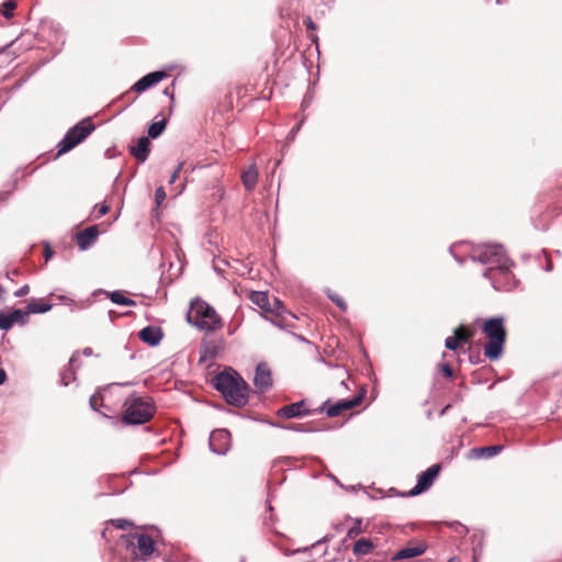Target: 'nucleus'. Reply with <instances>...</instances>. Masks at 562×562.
I'll return each mask as SVG.
<instances>
[{
    "label": "nucleus",
    "mask_w": 562,
    "mask_h": 562,
    "mask_svg": "<svg viewBox=\"0 0 562 562\" xmlns=\"http://www.w3.org/2000/svg\"><path fill=\"white\" fill-rule=\"evenodd\" d=\"M303 24L306 26L307 30L315 31L317 29V25L315 22L311 19V16H306L303 20Z\"/></svg>",
    "instance_id": "obj_36"
},
{
    "label": "nucleus",
    "mask_w": 562,
    "mask_h": 562,
    "mask_svg": "<svg viewBox=\"0 0 562 562\" xmlns=\"http://www.w3.org/2000/svg\"><path fill=\"white\" fill-rule=\"evenodd\" d=\"M149 139L148 137L142 136L138 138L137 144L132 147L131 154L136 160L144 162L149 155Z\"/></svg>",
    "instance_id": "obj_20"
},
{
    "label": "nucleus",
    "mask_w": 562,
    "mask_h": 562,
    "mask_svg": "<svg viewBox=\"0 0 562 562\" xmlns=\"http://www.w3.org/2000/svg\"><path fill=\"white\" fill-rule=\"evenodd\" d=\"M99 217L105 215L110 211V205L106 203H102L100 205H95Z\"/></svg>",
    "instance_id": "obj_35"
},
{
    "label": "nucleus",
    "mask_w": 562,
    "mask_h": 562,
    "mask_svg": "<svg viewBox=\"0 0 562 562\" xmlns=\"http://www.w3.org/2000/svg\"><path fill=\"white\" fill-rule=\"evenodd\" d=\"M440 471V464H434L430 468H428L418 476L417 484L409 492L403 494V496H416L427 491L434 484Z\"/></svg>",
    "instance_id": "obj_10"
},
{
    "label": "nucleus",
    "mask_w": 562,
    "mask_h": 562,
    "mask_svg": "<svg viewBox=\"0 0 562 562\" xmlns=\"http://www.w3.org/2000/svg\"><path fill=\"white\" fill-rule=\"evenodd\" d=\"M374 547L375 544L372 540L361 538L355 542L352 552L355 555H367L373 551Z\"/></svg>",
    "instance_id": "obj_22"
},
{
    "label": "nucleus",
    "mask_w": 562,
    "mask_h": 562,
    "mask_svg": "<svg viewBox=\"0 0 562 562\" xmlns=\"http://www.w3.org/2000/svg\"><path fill=\"white\" fill-rule=\"evenodd\" d=\"M258 176L259 173L256 165L248 166V168L241 172V182L247 191H252L256 188Z\"/></svg>",
    "instance_id": "obj_19"
},
{
    "label": "nucleus",
    "mask_w": 562,
    "mask_h": 562,
    "mask_svg": "<svg viewBox=\"0 0 562 562\" xmlns=\"http://www.w3.org/2000/svg\"><path fill=\"white\" fill-rule=\"evenodd\" d=\"M310 413L311 411L305 408V401H300L279 408L277 414L282 418H294Z\"/></svg>",
    "instance_id": "obj_16"
},
{
    "label": "nucleus",
    "mask_w": 562,
    "mask_h": 562,
    "mask_svg": "<svg viewBox=\"0 0 562 562\" xmlns=\"http://www.w3.org/2000/svg\"><path fill=\"white\" fill-rule=\"evenodd\" d=\"M138 337L149 346H157L162 339L164 334L160 327L146 326L138 333Z\"/></svg>",
    "instance_id": "obj_18"
},
{
    "label": "nucleus",
    "mask_w": 562,
    "mask_h": 562,
    "mask_svg": "<svg viewBox=\"0 0 562 562\" xmlns=\"http://www.w3.org/2000/svg\"><path fill=\"white\" fill-rule=\"evenodd\" d=\"M7 380V373L3 369L0 368V385H2Z\"/></svg>",
    "instance_id": "obj_41"
},
{
    "label": "nucleus",
    "mask_w": 562,
    "mask_h": 562,
    "mask_svg": "<svg viewBox=\"0 0 562 562\" xmlns=\"http://www.w3.org/2000/svg\"><path fill=\"white\" fill-rule=\"evenodd\" d=\"M182 166H183V164L178 165V167L176 168V170L172 172V175L170 177L169 183H173L178 179L179 173L182 169Z\"/></svg>",
    "instance_id": "obj_38"
},
{
    "label": "nucleus",
    "mask_w": 562,
    "mask_h": 562,
    "mask_svg": "<svg viewBox=\"0 0 562 562\" xmlns=\"http://www.w3.org/2000/svg\"><path fill=\"white\" fill-rule=\"evenodd\" d=\"M445 346L449 350H457L461 345L457 340L456 336L448 337L445 341Z\"/></svg>",
    "instance_id": "obj_30"
},
{
    "label": "nucleus",
    "mask_w": 562,
    "mask_h": 562,
    "mask_svg": "<svg viewBox=\"0 0 562 562\" xmlns=\"http://www.w3.org/2000/svg\"><path fill=\"white\" fill-rule=\"evenodd\" d=\"M438 370L446 376L451 379L453 376V370L449 363H440Z\"/></svg>",
    "instance_id": "obj_31"
},
{
    "label": "nucleus",
    "mask_w": 562,
    "mask_h": 562,
    "mask_svg": "<svg viewBox=\"0 0 562 562\" xmlns=\"http://www.w3.org/2000/svg\"><path fill=\"white\" fill-rule=\"evenodd\" d=\"M361 532L360 521L357 522L356 526L350 528L347 532V537L350 539L356 538Z\"/></svg>",
    "instance_id": "obj_33"
},
{
    "label": "nucleus",
    "mask_w": 562,
    "mask_h": 562,
    "mask_svg": "<svg viewBox=\"0 0 562 562\" xmlns=\"http://www.w3.org/2000/svg\"><path fill=\"white\" fill-rule=\"evenodd\" d=\"M482 331L488 339L484 346V356L490 360L499 359L507 338L504 317L497 316L483 321Z\"/></svg>",
    "instance_id": "obj_4"
},
{
    "label": "nucleus",
    "mask_w": 562,
    "mask_h": 562,
    "mask_svg": "<svg viewBox=\"0 0 562 562\" xmlns=\"http://www.w3.org/2000/svg\"><path fill=\"white\" fill-rule=\"evenodd\" d=\"M19 273L18 270H13V276H16Z\"/></svg>",
    "instance_id": "obj_43"
},
{
    "label": "nucleus",
    "mask_w": 562,
    "mask_h": 562,
    "mask_svg": "<svg viewBox=\"0 0 562 562\" xmlns=\"http://www.w3.org/2000/svg\"><path fill=\"white\" fill-rule=\"evenodd\" d=\"M113 529L108 525L103 531H102V537L105 539V540H109V536L112 533Z\"/></svg>",
    "instance_id": "obj_40"
},
{
    "label": "nucleus",
    "mask_w": 562,
    "mask_h": 562,
    "mask_svg": "<svg viewBox=\"0 0 562 562\" xmlns=\"http://www.w3.org/2000/svg\"><path fill=\"white\" fill-rule=\"evenodd\" d=\"M187 321L198 329L211 333L222 329L224 325L215 308L201 297L191 300Z\"/></svg>",
    "instance_id": "obj_3"
},
{
    "label": "nucleus",
    "mask_w": 562,
    "mask_h": 562,
    "mask_svg": "<svg viewBox=\"0 0 562 562\" xmlns=\"http://www.w3.org/2000/svg\"><path fill=\"white\" fill-rule=\"evenodd\" d=\"M311 38H312V41H313V42H315V43H316V42H317V40H318V38H317V36H315V35L311 36Z\"/></svg>",
    "instance_id": "obj_42"
},
{
    "label": "nucleus",
    "mask_w": 562,
    "mask_h": 562,
    "mask_svg": "<svg viewBox=\"0 0 562 562\" xmlns=\"http://www.w3.org/2000/svg\"><path fill=\"white\" fill-rule=\"evenodd\" d=\"M248 299L261 308L265 317L276 326L282 329L295 327L296 316L288 311L278 297L269 296L268 292L251 291Z\"/></svg>",
    "instance_id": "obj_2"
},
{
    "label": "nucleus",
    "mask_w": 562,
    "mask_h": 562,
    "mask_svg": "<svg viewBox=\"0 0 562 562\" xmlns=\"http://www.w3.org/2000/svg\"><path fill=\"white\" fill-rule=\"evenodd\" d=\"M166 199V192L162 187H159L155 192V201L157 206H159Z\"/></svg>",
    "instance_id": "obj_32"
},
{
    "label": "nucleus",
    "mask_w": 562,
    "mask_h": 562,
    "mask_svg": "<svg viewBox=\"0 0 562 562\" xmlns=\"http://www.w3.org/2000/svg\"><path fill=\"white\" fill-rule=\"evenodd\" d=\"M109 299L119 305L135 306L136 302L123 295L121 291H113L108 293Z\"/></svg>",
    "instance_id": "obj_25"
},
{
    "label": "nucleus",
    "mask_w": 562,
    "mask_h": 562,
    "mask_svg": "<svg viewBox=\"0 0 562 562\" xmlns=\"http://www.w3.org/2000/svg\"><path fill=\"white\" fill-rule=\"evenodd\" d=\"M123 415L121 422L124 425H142L149 422L155 413L156 406L148 396L127 397L123 404Z\"/></svg>",
    "instance_id": "obj_6"
},
{
    "label": "nucleus",
    "mask_w": 562,
    "mask_h": 562,
    "mask_svg": "<svg viewBox=\"0 0 562 562\" xmlns=\"http://www.w3.org/2000/svg\"><path fill=\"white\" fill-rule=\"evenodd\" d=\"M27 316L26 311L23 312L22 310H14L8 314L0 312V328L8 330L16 323L23 324Z\"/></svg>",
    "instance_id": "obj_15"
},
{
    "label": "nucleus",
    "mask_w": 562,
    "mask_h": 562,
    "mask_svg": "<svg viewBox=\"0 0 562 562\" xmlns=\"http://www.w3.org/2000/svg\"><path fill=\"white\" fill-rule=\"evenodd\" d=\"M215 389L223 394L225 400L235 406H243L247 402L248 385L237 374L222 372L214 378Z\"/></svg>",
    "instance_id": "obj_5"
},
{
    "label": "nucleus",
    "mask_w": 562,
    "mask_h": 562,
    "mask_svg": "<svg viewBox=\"0 0 562 562\" xmlns=\"http://www.w3.org/2000/svg\"><path fill=\"white\" fill-rule=\"evenodd\" d=\"M167 77V72L165 71H154L150 72L143 78H140L137 82L134 83L132 89L136 92H143L154 85L158 83L160 80Z\"/></svg>",
    "instance_id": "obj_14"
},
{
    "label": "nucleus",
    "mask_w": 562,
    "mask_h": 562,
    "mask_svg": "<svg viewBox=\"0 0 562 562\" xmlns=\"http://www.w3.org/2000/svg\"><path fill=\"white\" fill-rule=\"evenodd\" d=\"M328 297L333 303H335L342 312L347 311V303L345 300L338 295L337 293H328Z\"/></svg>",
    "instance_id": "obj_28"
},
{
    "label": "nucleus",
    "mask_w": 562,
    "mask_h": 562,
    "mask_svg": "<svg viewBox=\"0 0 562 562\" xmlns=\"http://www.w3.org/2000/svg\"><path fill=\"white\" fill-rule=\"evenodd\" d=\"M52 308V305L43 300L33 301L27 304L26 306V313L30 314H36V313H45L48 312Z\"/></svg>",
    "instance_id": "obj_24"
},
{
    "label": "nucleus",
    "mask_w": 562,
    "mask_h": 562,
    "mask_svg": "<svg viewBox=\"0 0 562 562\" xmlns=\"http://www.w3.org/2000/svg\"><path fill=\"white\" fill-rule=\"evenodd\" d=\"M166 127V120L153 122L148 127V135L151 138H157Z\"/></svg>",
    "instance_id": "obj_26"
},
{
    "label": "nucleus",
    "mask_w": 562,
    "mask_h": 562,
    "mask_svg": "<svg viewBox=\"0 0 562 562\" xmlns=\"http://www.w3.org/2000/svg\"><path fill=\"white\" fill-rule=\"evenodd\" d=\"M366 395V390L361 391L349 400H341L335 404H330V401H326L318 409L319 413H325L328 417H336L345 415L346 412L359 406Z\"/></svg>",
    "instance_id": "obj_9"
},
{
    "label": "nucleus",
    "mask_w": 562,
    "mask_h": 562,
    "mask_svg": "<svg viewBox=\"0 0 562 562\" xmlns=\"http://www.w3.org/2000/svg\"><path fill=\"white\" fill-rule=\"evenodd\" d=\"M99 234V226L92 225L78 232L75 236V239L77 241L78 247L81 250H86L97 241Z\"/></svg>",
    "instance_id": "obj_11"
},
{
    "label": "nucleus",
    "mask_w": 562,
    "mask_h": 562,
    "mask_svg": "<svg viewBox=\"0 0 562 562\" xmlns=\"http://www.w3.org/2000/svg\"><path fill=\"white\" fill-rule=\"evenodd\" d=\"M481 260L488 265L484 277L492 281L497 290H509L514 276L510 268L513 261L505 255L502 246L487 247L481 255Z\"/></svg>",
    "instance_id": "obj_1"
},
{
    "label": "nucleus",
    "mask_w": 562,
    "mask_h": 562,
    "mask_svg": "<svg viewBox=\"0 0 562 562\" xmlns=\"http://www.w3.org/2000/svg\"><path fill=\"white\" fill-rule=\"evenodd\" d=\"M120 546L124 547L126 561L146 560L155 551V541L147 535H122Z\"/></svg>",
    "instance_id": "obj_7"
},
{
    "label": "nucleus",
    "mask_w": 562,
    "mask_h": 562,
    "mask_svg": "<svg viewBox=\"0 0 562 562\" xmlns=\"http://www.w3.org/2000/svg\"><path fill=\"white\" fill-rule=\"evenodd\" d=\"M102 402V397L100 394H93L91 397H90V406L92 409L97 411L98 409V405Z\"/></svg>",
    "instance_id": "obj_34"
},
{
    "label": "nucleus",
    "mask_w": 562,
    "mask_h": 562,
    "mask_svg": "<svg viewBox=\"0 0 562 562\" xmlns=\"http://www.w3.org/2000/svg\"><path fill=\"white\" fill-rule=\"evenodd\" d=\"M93 130L94 125L90 119L80 121L77 125L67 132L63 140L59 143L56 158L71 150L74 147L85 140Z\"/></svg>",
    "instance_id": "obj_8"
},
{
    "label": "nucleus",
    "mask_w": 562,
    "mask_h": 562,
    "mask_svg": "<svg viewBox=\"0 0 562 562\" xmlns=\"http://www.w3.org/2000/svg\"><path fill=\"white\" fill-rule=\"evenodd\" d=\"M254 383L260 392H266L272 386L271 370L266 363L257 366Z\"/></svg>",
    "instance_id": "obj_12"
},
{
    "label": "nucleus",
    "mask_w": 562,
    "mask_h": 562,
    "mask_svg": "<svg viewBox=\"0 0 562 562\" xmlns=\"http://www.w3.org/2000/svg\"><path fill=\"white\" fill-rule=\"evenodd\" d=\"M502 450H503V446H501V445L473 448L470 450V456L472 458H476V459L492 458V457L498 454Z\"/></svg>",
    "instance_id": "obj_21"
},
{
    "label": "nucleus",
    "mask_w": 562,
    "mask_h": 562,
    "mask_svg": "<svg viewBox=\"0 0 562 562\" xmlns=\"http://www.w3.org/2000/svg\"><path fill=\"white\" fill-rule=\"evenodd\" d=\"M341 384L345 385L346 387H348L346 384H345V380L342 379L341 380Z\"/></svg>",
    "instance_id": "obj_44"
},
{
    "label": "nucleus",
    "mask_w": 562,
    "mask_h": 562,
    "mask_svg": "<svg viewBox=\"0 0 562 562\" xmlns=\"http://www.w3.org/2000/svg\"><path fill=\"white\" fill-rule=\"evenodd\" d=\"M54 255V250L48 246L46 245L44 247V257H45V261H48Z\"/></svg>",
    "instance_id": "obj_39"
},
{
    "label": "nucleus",
    "mask_w": 562,
    "mask_h": 562,
    "mask_svg": "<svg viewBox=\"0 0 562 562\" xmlns=\"http://www.w3.org/2000/svg\"><path fill=\"white\" fill-rule=\"evenodd\" d=\"M453 335L460 345L471 342L474 337V329L469 326H459L454 329Z\"/></svg>",
    "instance_id": "obj_23"
},
{
    "label": "nucleus",
    "mask_w": 562,
    "mask_h": 562,
    "mask_svg": "<svg viewBox=\"0 0 562 562\" xmlns=\"http://www.w3.org/2000/svg\"><path fill=\"white\" fill-rule=\"evenodd\" d=\"M231 442V434L225 429H218L211 434L210 446L216 453H224Z\"/></svg>",
    "instance_id": "obj_13"
},
{
    "label": "nucleus",
    "mask_w": 562,
    "mask_h": 562,
    "mask_svg": "<svg viewBox=\"0 0 562 562\" xmlns=\"http://www.w3.org/2000/svg\"><path fill=\"white\" fill-rule=\"evenodd\" d=\"M427 549V546L419 541L415 544H409L401 550H398L392 558L393 561H400L405 559H412L418 555H422Z\"/></svg>",
    "instance_id": "obj_17"
},
{
    "label": "nucleus",
    "mask_w": 562,
    "mask_h": 562,
    "mask_svg": "<svg viewBox=\"0 0 562 562\" xmlns=\"http://www.w3.org/2000/svg\"><path fill=\"white\" fill-rule=\"evenodd\" d=\"M29 292H30V286H29L27 284H25V285H23L22 288H20L19 290H16V291L14 292V295H15L16 297H22V296L27 295V294H29Z\"/></svg>",
    "instance_id": "obj_37"
},
{
    "label": "nucleus",
    "mask_w": 562,
    "mask_h": 562,
    "mask_svg": "<svg viewBox=\"0 0 562 562\" xmlns=\"http://www.w3.org/2000/svg\"><path fill=\"white\" fill-rule=\"evenodd\" d=\"M110 525L116 529L126 530L130 526H132V522L125 519H115L111 520Z\"/></svg>",
    "instance_id": "obj_29"
},
{
    "label": "nucleus",
    "mask_w": 562,
    "mask_h": 562,
    "mask_svg": "<svg viewBox=\"0 0 562 562\" xmlns=\"http://www.w3.org/2000/svg\"><path fill=\"white\" fill-rule=\"evenodd\" d=\"M16 9V2L14 0H7L0 5V13L10 19L13 16V12Z\"/></svg>",
    "instance_id": "obj_27"
}]
</instances>
